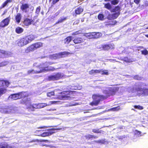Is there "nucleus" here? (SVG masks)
Returning a JSON list of instances; mask_svg holds the SVG:
<instances>
[{
	"instance_id": "obj_47",
	"label": "nucleus",
	"mask_w": 148,
	"mask_h": 148,
	"mask_svg": "<svg viewBox=\"0 0 148 148\" xmlns=\"http://www.w3.org/2000/svg\"><path fill=\"white\" fill-rule=\"evenodd\" d=\"M57 102V101H49V103L48 104H47V106H50L51 105H52L53 104H55Z\"/></svg>"
},
{
	"instance_id": "obj_35",
	"label": "nucleus",
	"mask_w": 148,
	"mask_h": 148,
	"mask_svg": "<svg viewBox=\"0 0 148 148\" xmlns=\"http://www.w3.org/2000/svg\"><path fill=\"white\" fill-rule=\"evenodd\" d=\"M94 141L96 143H101L102 144H104L106 142L105 139H102L98 140H95Z\"/></svg>"
},
{
	"instance_id": "obj_13",
	"label": "nucleus",
	"mask_w": 148,
	"mask_h": 148,
	"mask_svg": "<svg viewBox=\"0 0 148 148\" xmlns=\"http://www.w3.org/2000/svg\"><path fill=\"white\" fill-rule=\"evenodd\" d=\"M102 49L104 50H108L110 49H114V45L113 44H109L102 45L101 46Z\"/></svg>"
},
{
	"instance_id": "obj_17",
	"label": "nucleus",
	"mask_w": 148,
	"mask_h": 148,
	"mask_svg": "<svg viewBox=\"0 0 148 148\" xmlns=\"http://www.w3.org/2000/svg\"><path fill=\"white\" fill-rule=\"evenodd\" d=\"M10 84V82L7 80H0V87L5 86L6 87H8Z\"/></svg>"
},
{
	"instance_id": "obj_2",
	"label": "nucleus",
	"mask_w": 148,
	"mask_h": 148,
	"mask_svg": "<svg viewBox=\"0 0 148 148\" xmlns=\"http://www.w3.org/2000/svg\"><path fill=\"white\" fill-rule=\"evenodd\" d=\"M92 97L93 101L90 103V105L92 106L98 105L101 101L106 98V97L103 95H93Z\"/></svg>"
},
{
	"instance_id": "obj_10",
	"label": "nucleus",
	"mask_w": 148,
	"mask_h": 148,
	"mask_svg": "<svg viewBox=\"0 0 148 148\" xmlns=\"http://www.w3.org/2000/svg\"><path fill=\"white\" fill-rule=\"evenodd\" d=\"M102 34L99 32H93L88 34L87 36L88 38H97L101 36Z\"/></svg>"
},
{
	"instance_id": "obj_46",
	"label": "nucleus",
	"mask_w": 148,
	"mask_h": 148,
	"mask_svg": "<svg viewBox=\"0 0 148 148\" xmlns=\"http://www.w3.org/2000/svg\"><path fill=\"white\" fill-rule=\"evenodd\" d=\"M40 7L38 6L36 8L35 13L38 14L40 13Z\"/></svg>"
},
{
	"instance_id": "obj_29",
	"label": "nucleus",
	"mask_w": 148,
	"mask_h": 148,
	"mask_svg": "<svg viewBox=\"0 0 148 148\" xmlns=\"http://www.w3.org/2000/svg\"><path fill=\"white\" fill-rule=\"evenodd\" d=\"M85 137L86 139L88 140L90 139H92L93 138H97V136L90 134H88V135H86Z\"/></svg>"
},
{
	"instance_id": "obj_20",
	"label": "nucleus",
	"mask_w": 148,
	"mask_h": 148,
	"mask_svg": "<svg viewBox=\"0 0 148 148\" xmlns=\"http://www.w3.org/2000/svg\"><path fill=\"white\" fill-rule=\"evenodd\" d=\"M22 18V16L20 13H18L15 17L16 22L17 23H19Z\"/></svg>"
},
{
	"instance_id": "obj_4",
	"label": "nucleus",
	"mask_w": 148,
	"mask_h": 148,
	"mask_svg": "<svg viewBox=\"0 0 148 148\" xmlns=\"http://www.w3.org/2000/svg\"><path fill=\"white\" fill-rule=\"evenodd\" d=\"M28 96V95L25 92H21L11 95L10 97L12 99L16 100L22 98H24Z\"/></svg>"
},
{
	"instance_id": "obj_38",
	"label": "nucleus",
	"mask_w": 148,
	"mask_h": 148,
	"mask_svg": "<svg viewBox=\"0 0 148 148\" xmlns=\"http://www.w3.org/2000/svg\"><path fill=\"white\" fill-rule=\"evenodd\" d=\"M55 94L54 92V91H51L50 92H47V97H51L52 96H54Z\"/></svg>"
},
{
	"instance_id": "obj_34",
	"label": "nucleus",
	"mask_w": 148,
	"mask_h": 148,
	"mask_svg": "<svg viewBox=\"0 0 148 148\" xmlns=\"http://www.w3.org/2000/svg\"><path fill=\"white\" fill-rule=\"evenodd\" d=\"M104 7L105 8L110 10L112 8V6L109 3L105 4Z\"/></svg>"
},
{
	"instance_id": "obj_8",
	"label": "nucleus",
	"mask_w": 148,
	"mask_h": 148,
	"mask_svg": "<svg viewBox=\"0 0 148 148\" xmlns=\"http://www.w3.org/2000/svg\"><path fill=\"white\" fill-rule=\"evenodd\" d=\"M61 129V128H52L48 129V132H45L39 135V136L45 137L46 136H50L53 133H55V131L56 130H60Z\"/></svg>"
},
{
	"instance_id": "obj_9",
	"label": "nucleus",
	"mask_w": 148,
	"mask_h": 148,
	"mask_svg": "<svg viewBox=\"0 0 148 148\" xmlns=\"http://www.w3.org/2000/svg\"><path fill=\"white\" fill-rule=\"evenodd\" d=\"M10 18L9 16L4 19H3L0 22V27L4 28L8 26L10 22Z\"/></svg>"
},
{
	"instance_id": "obj_52",
	"label": "nucleus",
	"mask_w": 148,
	"mask_h": 148,
	"mask_svg": "<svg viewBox=\"0 0 148 148\" xmlns=\"http://www.w3.org/2000/svg\"><path fill=\"white\" fill-rule=\"evenodd\" d=\"M40 142H49V141L47 140H40Z\"/></svg>"
},
{
	"instance_id": "obj_23",
	"label": "nucleus",
	"mask_w": 148,
	"mask_h": 148,
	"mask_svg": "<svg viewBox=\"0 0 148 148\" xmlns=\"http://www.w3.org/2000/svg\"><path fill=\"white\" fill-rule=\"evenodd\" d=\"M37 104H30L27 107V108L32 111L34 110V109L37 108Z\"/></svg>"
},
{
	"instance_id": "obj_49",
	"label": "nucleus",
	"mask_w": 148,
	"mask_h": 148,
	"mask_svg": "<svg viewBox=\"0 0 148 148\" xmlns=\"http://www.w3.org/2000/svg\"><path fill=\"white\" fill-rule=\"evenodd\" d=\"M136 134H137L138 136H140L141 134V132L140 131H139L138 130H136Z\"/></svg>"
},
{
	"instance_id": "obj_45",
	"label": "nucleus",
	"mask_w": 148,
	"mask_h": 148,
	"mask_svg": "<svg viewBox=\"0 0 148 148\" xmlns=\"http://www.w3.org/2000/svg\"><path fill=\"white\" fill-rule=\"evenodd\" d=\"M101 72H102L101 73L102 75H108L109 74L107 70H106L102 71H102Z\"/></svg>"
},
{
	"instance_id": "obj_55",
	"label": "nucleus",
	"mask_w": 148,
	"mask_h": 148,
	"mask_svg": "<svg viewBox=\"0 0 148 148\" xmlns=\"http://www.w3.org/2000/svg\"><path fill=\"white\" fill-rule=\"evenodd\" d=\"M138 48H140V49H143V46H139L138 47Z\"/></svg>"
},
{
	"instance_id": "obj_18",
	"label": "nucleus",
	"mask_w": 148,
	"mask_h": 148,
	"mask_svg": "<svg viewBox=\"0 0 148 148\" xmlns=\"http://www.w3.org/2000/svg\"><path fill=\"white\" fill-rule=\"evenodd\" d=\"M0 148H12V147L7 142H0Z\"/></svg>"
},
{
	"instance_id": "obj_40",
	"label": "nucleus",
	"mask_w": 148,
	"mask_h": 148,
	"mask_svg": "<svg viewBox=\"0 0 148 148\" xmlns=\"http://www.w3.org/2000/svg\"><path fill=\"white\" fill-rule=\"evenodd\" d=\"M66 19V17H64V18H61L59 19L57 22H56V24H57L60 23H61L63 22Z\"/></svg>"
},
{
	"instance_id": "obj_44",
	"label": "nucleus",
	"mask_w": 148,
	"mask_h": 148,
	"mask_svg": "<svg viewBox=\"0 0 148 148\" xmlns=\"http://www.w3.org/2000/svg\"><path fill=\"white\" fill-rule=\"evenodd\" d=\"M119 1L118 0H113L111 1V3L113 5H116L118 4Z\"/></svg>"
},
{
	"instance_id": "obj_42",
	"label": "nucleus",
	"mask_w": 148,
	"mask_h": 148,
	"mask_svg": "<svg viewBox=\"0 0 148 148\" xmlns=\"http://www.w3.org/2000/svg\"><path fill=\"white\" fill-rule=\"evenodd\" d=\"M141 54L144 55H147L148 54V51L146 49L141 51Z\"/></svg>"
},
{
	"instance_id": "obj_56",
	"label": "nucleus",
	"mask_w": 148,
	"mask_h": 148,
	"mask_svg": "<svg viewBox=\"0 0 148 148\" xmlns=\"http://www.w3.org/2000/svg\"><path fill=\"white\" fill-rule=\"evenodd\" d=\"M45 126H43V127H39V128H45Z\"/></svg>"
},
{
	"instance_id": "obj_16",
	"label": "nucleus",
	"mask_w": 148,
	"mask_h": 148,
	"mask_svg": "<svg viewBox=\"0 0 148 148\" xmlns=\"http://www.w3.org/2000/svg\"><path fill=\"white\" fill-rule=\"evenodd\" d=\"M84 39L81 37H76L73 40V42L75 44H80L84 42Z\"/></svg>"
},
{
	"instance_id": "obj_60",
	"label": "nucleus",
	"mask_w": 148,
	"mask_h": 148,
	"mask_svg": "<svg viewBox=\"0 0 148 148\" xmlns=\"http://www.w3.org/2000/svg\"><path fill=\"white\" fill-rule=\"evenodd\" d=\"M146 29H148V27H147L146 28Z\"/></svg>"
},
{
	"instance_id": "obj_7",
	"label": "nucleus",
	"mask_w": 148,
	"mask_h": 148,
	"mask_svg": "<svg viewBox=\"0 0 148 148\" xmlns=\"http://www.w3.org/2000/svg\"><path fill=\"white\" fill-rule=\"evenodd\" d=\"M61 73H57L55 74L49 76L48 77L49 81H55L60 79L63 77Z\"/></svg>"
},
{
	"instance_id": "obj_3",
	"label": "nucleus",
	"mask_w": 148,
	"mask_h": 148,
	"mask_svg": "<svg viewBox=\"0 0 148 148\" xmlns=\"http://www.w3.org/2000/svg\"><path fill=\"white\" fill-rule=\"evenodd\" d=\"M42 46V44L41 42H37L32 44L27 47L25 50V53H28L32 52Z\"/></svg>"
},
{
	"instance_id": "obj_61",
	"label": "nucleus",
	"mask_w": 148,
	"mask_h": 148,
	"mask_svg": "<svg viewBox=\"0 0 148 148\" xmlns=\"http://www.w3.org/2000/svg\"><path fill=\"white\" fill-rule=\"evenodd\" d=\"M41 13H42V14H43V13L42 12H41Z\"/></svg>"
},
{
	"instance_id": "obj_41",
	"label": "nucleus",
	"mask_w": 148,
	"mask_h": 148,
	"mask_svg": "<svg viewBox=\"0 0 148 148\" xmlns=\"http://www.w3.org/2000/svg\"><path fill=\"white\" fill-rule=\"evenodd\" d=\"M134 108L139 110H142L143 109V107L140 105H134Z\"/></svg>"
},
{
	"instance_id": "obj_53",
	"label": "nucleus",
	"mask_w": 148,
	"mask_h": 148,
	"mask_svg": "<svg viewBox=\"0 0 148 148\" xmlns=\"http://www.w3.org/2000/svg\"><path fill=\"white\" fill-rule=\"evenodd\" d=\"M112 25H115L117 23V22L116 21H112Z\"/></svg>"
},
{
	"instance_id": "obj_57",
	"label": "nucleus",
	"mask_w": 148,
	"mask_h": 148,
	"mask_svg": "<svg viewBox=\"0 0 148 148\" xmlns=\"http://www.w3.org/2000/svg\"><path fill=\"white\" fill-rule=\"evenodd\" d=\"M49 63V65H50V64H53V63H50V62H49V63Z\"/></svg>"
},
{
	"instance_id": "obj_33",
	"label": "nucleus",
	"mask_w": 148,
	"mask_h": 148,
	"mask_svg": "<svg viewBox=\"0 0 148 148\" xmlns=\"http://www.w3.org/2000/svg\"><path fill=\"white\" fill-rule=\"evenodd\" d=\"M7 92V89L5 88H0V97Z\"/></svg>"
},
{
	"instance_id": "obj_21",
	"label": "nucleus",
	"mask_w": 148,
	"mask_h": 148,
	"mask_svg": "<svg viewBox=\"0 0 148 148\" xmlns=\"http://www.w3.org/2000/svg\"><path fill=\"white\" fill-rule=\"evenodd\" d=\"M102 71V69L100 70H91L89 71V74L90 75H92L93 74L97 73H99Z\"/></svg>"
},
{
	"instance_id": "obj_26",
	"label": "nucleus",
	"mask_w": 148,
	"mask_h": 148,
	"mask_svg": "<svg viewBox=\"0 0 148 148\" xmlns=\"http://www.w3.org/2000/svg\"><path fill=\"white\" fill-rule=\"evenodd\" d=\"M24 29L22 27H17L15 29V31L16 33L17 34H20L23 32Z\"/></svg>"
},
{
	"instance_id": "obj_32",
	"label": "nucleus",
	"mask_w": 148,
	"mask_h": 148,
	"mask_svg": "<svg viewBox=\"0 0 148 148\" xmlns=\"http://www.w3.org/2000/svg\"><path fill=\"white\" fill-rule=\"evenodd\" d=\"M121 109L120 108V106H118L116 107H114L111 108H110L109 110L113 111H118Z\"/></svg>"
},
{
	"instance_id": "obj_27",
	"label": "nucleus",
	"mask_w": 148,
	"mask_h": 148,
	"mask_svg": "<svg viewBox=\"0 0 148 148\" xmlns=\"http://www.w3.org/2000/svg\"><path fill=\"white\" fill-rule=\"evenodd\" d=\"M121 7L119 5L115 6L113 9L110 10V12H120Z\"/></svg>"
},
{
	"instance_id": "obj_59",
	"label": "nucleus",
	"mask_w": 148,
	"mask_h": 148,
	"mask_svg": "<svg viewBox=\"0 0 148 148\" xmlns=\"http://www.w3.org/2000/svg\"><path fill=\"white\" fill-rule=\"evenodd\" d=\"M3 65L1 64H0V67L2 66Z\"/></svg>"
},
{
	"instance_id": "obj_43",
	"label": "nucleus",
	"mask_w": 148,
	"mask_h": 148,
	"mask_svg": "<svg viewBox=\"0 0 148 148\" xmlns=\"http://www.w3.org/2000/svg\"><path fill=\"white\" fill-rule=\"evenodd\" d=\"M80 30H78L74 32L71 34V35L72 36H75L79 34H81V33L80 32Z\"/></svg>"
},
{
	"instance_id": "obj_25",
	"label": "nucleus",
	"mask_w": 148,
	"mask_h": 148,
	"mask_svg": "<svg viewBox=\"0 0 148 148\" xmlns=\"http://www.w3.org/2000/svg\"><path fill=\"white\" fill-rule=\"evenodd\" d=\"M60 0H48L49 2L51 4V8L54 7L58 2Z\"/></svg>"
},
{
	"instance_id": "obj_51",
	"label": "nucleus",
	"mask_w": 148,
	"mask_h": 148,
	"mask_svg": "<svg viewBox=\"0 0 148 148\" xmlns=\"http://www.w3.org/2000/svg\"><path fill=\"white\" fill-rule=\"evenodd\" d=\"M79 20L75 21L73 23V25L78 24L79 22Z\"/></svg>"
},
{
	"instance_id": "obj_5",
	"label": "nucleus",
	"mask_w": 148,
	"mask_h": 148,
	"mask_svg": "<svg viewBox=\"0 0 148 148\" xmlns=\"http://www.w3.org/2000/svg\"><path fill=\"white\" fill-rule=\"evenodd\" d=\"M47 67H46V68ZM50 67L51 68L48 69L47 70L48 71H54L56 69L54 68V67ZM45 68L46 67H44L42 69H40L39 71H35L33 69L28 70L27 71V74L29 75L30 74H35L41 73L43 72L46 71V70L45 69Z\"/></svg>"
},
{
	"instance_id": "obj_11",
	"label": "nucleus",
	"mask_w": 148,
	"mask_h": 148,
	"mask_svg": "<svg viewBox=\"0 0 148 148\" xmlns=\"http://www.w3.org/2000/svg\"><path fill=\"white\" fill-rule=\"evenodd\" d=\"M34 22V20L32 19H29L27 18H25L24 19L23 23L25 26H29Z\"/></svg>"
},
{
	"instance_id": "obj_15",
	"label": "nucleus",
	"mask_w": 148,
	"mask_h": 148,
	"mask_svg": "<svg viewBox=\"0 0 148 148\" xmlns=\"http://www.w3.org/2000/svg\"><path fill=\"white\" fill-rule=\"evenodd\" d=\"M29 8V5L26 3L22 4L20 7V9L21 10L25 13L28 12Z\"/></svg>"
},
{
	"instance_id": "obj_31",
	"label": "nucleus",
	"mask_w": 148,
	"mask_h": 148,
	"mask_svg": "<svg viewBox=\"0 0 148 148\" xmlns=\"http://www.w3.org/2000/svg\"><path fill=\"white\" fill-rule=\"evenodd\" d=\"M12 2V0H6L4 3L1 5L0 8L1 9L4 8L5 6L8 3H11Z\"/></svg>"
},
{
	"instance_id": "obj_14",
	"label": "nucleus",
	"mask_w": 148,
	"mask_h": 148,
	"mask_svg": "<svg viewBox=\"0 0 148 148\" xmlns=\"http://www.w3.org/2000/svg\"><path fill=\"white\" fill-rule=\"evenodd\" d=\"M120 14V12H118L112 14H109L107 18L109 20H112L116 19Z\"/></svg>"
},
{
	"instance_id": "obj_24",
	"label": "nucleus",
	"mask_w": 148,
	"mask_h": 148,
	"mask_svg": "<svg viewBox=\"0 0 148 148\" xmlns=\"http://www.w3.org/2000/svg\"><path fill=\"white\" fill-rule=\"evenodd\" d=\"M72 37L69 36L67 37L64 39V41L65 44L68 45L71 41Z\"/></svg>"
},
{
	"instance_id": "obj_58",
	"label": "nucleus",
	"mask_w": 148,
	"mask_h": 148,
	"mask_svg": "<svg viewBox=\"0 0 148 148\" xmlns=\"http://www.w3.org/2000/svg\"><path fill=\"white\" fill-rule=\"evenodd\" d=\"M145 36H146V37L148 38V34H147V35H145Z\"/></svg>"
},
{
	"instance_id": "obj_19",
	"label": "nucleus",
	"mask_w": 148,
	"mask_h": 148,
	"mask_svg": "<svg viewBox=\"0 0 148 148\" xmlns=\"http://www.w3.org/2000/svg\"><path fill=\"white\" fill-rule=\"evenodd\" d=\"M84 9L81 6H79L75 10V16H76L77 15L79 14L82 13Z\"/></svg>"
},
{
	"instance_id": "obj_62",
	"label": "nucleus",
	"mask_w": 148,
	"mask_h": 148,
	"mask_svg": "<svg viewBox=\"0 0 148 148\" xmlns=\"http://www.w3.org/2000/svg\"><path fill=\"white\" fill-rule=\"evenodd\" d=\"M83 20L82 21V22H83Z\"/></svg>"
},
{
	"instance_id": "obj_22",
	"label": "nucleus",
	"mask_w": 148,
	"mask_h": 148,
	"mask_svg": "<svg viewBox=\"0 0 148 148\" xmlns=\"http://www.w3.org/2000/svg\"><path fill=\"white\" fill-rule=\"evenodd\" d=\"M71 53L67 51H64L61 52L59 53V56L60 58L65 57L68 56V55L71 54Z\"/></svg>"
},
{
	"instance_id": "obj_37",
	"label": "nucleus",
	"mask_w": 148,
	"mask_h": 148,
	"mask_svg": "<svg viewBox=\"0 0 148 148\" xmlns=\"http://www.w3.org/2000/svg\"><path fill=\"white\" fill-rule=\"evenodd\" d=\"M92 132L94 133H100L102 132H103V131H102L101 130H99V129H94L92 130Z\"/></svg>"
},
{
	"instance_id": "obj_6",
	"label": "nucleus",
	"mask_w": 148,
	"mask_h": 148,
	"mask_svg": "<svg viewBox=\"0 0 148 148\" xmlns=\"http://www.w3.org/2000/svg\"><path fill=\"white\" fill-rule=\"evenodd\" d=\"M74 91L69 90L64 91L61 92V95L58 97L60 99H68L71 97L70 95L73 94Z\"/></svg>"
},
{
	"instance_id": "obj_54",
	"label": "nucleus",
	"mask_w": 148,
	"mask_h": 148,
	"mask_svg": "<svg viewBox=\"0 0 148 148\" xmlns=\"http://www.w3.org/2000/svg\"><path fill=\"white\" fill-rule=\"evenodd\" d=\"M6 12H7V11H4L3 13L2 14L1 16H3L6 13Z\"/></svg>"
},
{
	"instance_id": "obj_50",
	"label": "nucleus",
	"mask_w": 148,
	"mask_h": 148,
	"mask_svg": "<svg viewBox=\"0 0 148 148\" xmlns=\"http://www.w3.org/2000/svg\"><path fill=\"white\" fill-rule=\"evenodd\" d=\"M134 1L135 3L138 4L140 3V0H134Z\"/></svg>"
},
{
	"instance_id": "obj_12",
	"label": "nucleus",
	"mask_w": 148,
	"mask_h": 148,
	"mask_svg": "<svg viewBox=\"0 0 148 148\" xmlns=\"http://www.w3.org/2000/svg\"><path fill=\"white\" fill-rule=\"evenodd\" d=\"M136 90L137 92H142V94L144 95H148V88H143L138 87L136 88Z\"/></svg>"
},
{
	"instance_id": "obj_28",
	"label": "nucleus",
	"mask_w": 148,
	"mask_h": 148,
	"mask_svg": "<svg viewBox=\"0 0 148 148\" xmlns=\"http://www.w3.org/2000/svg\"><path fill=\"white\" fill-rule=\"evenodd\" d=\"M121 60L127 63L131 62H132L133 61L132 58H129L127 57H124L123 58L121 59Z\"/></svg>"
},
{
	"instance_id": "obj_30",
	"label": "nucleus",
	"mask_w": 148,
	"mask_h": 148,
	"mask_svg": "<svg viewBox=\"0 0 148 148\" xmlns=\"http://www.w3.org/2000/svg\"><path fill=\"white\" fill-rule=\"evenodd\" d=\"M47 106V104L46 103H42L37 104V109H40Z\"/></svg>"
},
{
	"instance_id": "obj_39",
	"label": "nucleus",
	"mask_w": 148,
	"mask_h": 148,
	"mask_svg": "<svg viewBox=\"0 0 148 148\" xmlns=\"http://www.w3.org/2000/svg\"><path fill=\"white\" fill-rule=\"evenodd\" d=\"M133 79L136 80H141V77L139 76L138 75H136L134 76L133 77Z\"/></svg>"
},
{
	"instance_id": "obj_48",
	"label": "nucleus",
	"mask_w": 148,
	"mask_h": 148,
	"mask_svg": "<svg viewBox=\"0 0 148 148\" xmlns=\"http://www.w3.org/2000/svg\"><path fill=\"white\" fill-rule=\"evenodd\" d=\"M0 53H1L2 54H7V52L4 50H0Z\"/></svg>"
},
{
	"instance_id": "obj_1",
	"label": "nucleus",
	"mask_w": 148,
	"mask_h": 148,
	"mask_svg": "<svg viewBox=\"0 0 148 148\" xmlns=\"http://www.w3.org/2000/svg\"><path fill=\"white\" fill-rule=\"evenodd\" d=\"M35 38L34 35L30 34L21 38L17 40L18 46L22 47L26 45L33 40Z\"/></svg>"
},
{
	"instance_id": "obj_36",
	"label": "nucleus",
	"mask_w": 148,
	"mask_h": 148,
	"mask_svg": "<svg viewBox=\"0 0 148 148\" xmlns=\"http://www.w3.org/2000/svg\"><path fill=\"white\" fill-rule=\"evenodd\" d=\"M104 16L102 14H99L97 16L98 19L100 21H103L104 20Z\"/></svg>"
}]
</instances>
